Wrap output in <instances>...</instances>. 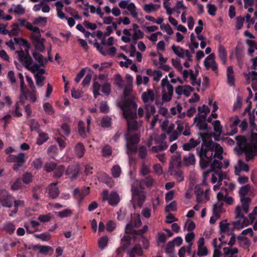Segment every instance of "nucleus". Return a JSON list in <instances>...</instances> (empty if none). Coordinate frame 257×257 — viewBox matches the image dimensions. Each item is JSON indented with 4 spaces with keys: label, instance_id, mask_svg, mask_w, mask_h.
Segmentation results:
<instances>
[{
    "label": "nucleus",
    "instance_id": "obj_25",
    "mask_svg": "<svg viewBox=\"0 0 257 257\" xmlns=\"http://www.w3.org/2000/svg\"><path fill=\"white\" fill-rule=\"evenodd\" d=\"M235 218L243 219L242 224L243 225V226H246L249 224V221L248 218L241 214V208L240 206H238L236 207L235 210Z\"/></svg>",
    "mask_w": 257,
    "mask_h": 257
},
{
    "label": "nucleus",
    "instance_id": "obj_55",
    "mask_svg": "<svg viewBox=\"0 0 257 257\" xmlns=\"http://www.w3.org/2000/svg\"><path fill=\"white\" fill-rule=\"evenodd\" d=\"M102 154L104 157H109L112 154L111 147L108 145L104 146L102 149Z\"/></svg>",
    "mask_w": 257,
    "mask_h": 257
},
{
    "label": "nucleus",
    "instance_id": "obj_2",
    "mask_svg": "<svg viewBox=\"0 0 257 257\" xmlns=\"http://www.w3.org/2000/svg\"><path fill=\"white\" fill-rule=\"evenodd\" d=\"M117 106L122 110L126 120L127 132L137 131L142 123V121H138L136 120L137 104L131 99L124 98L121 102L117 104Z\"/></svg>",
    "mask_w": 257,
    "mask_h": 257
},
{
    "label": "nucleus",
    "instance_id": "obj_24",
    "mask_svg": "<svg viewBox=\"0 0 257 257\" xmlns=\"http://www.w3.org/2000/svg\"><path fill=\"white\" fill-rule=\"evenodd\" d=\"M146 109L145 118L149 121L152 115H154L156 113V108L154 105L151 104H145Z\"/></svg>",
    "mask_w": 257,
    "mask_h": 257
},
{
    "label": "nucleus",
    "instance_id": "obj_10",
    "mask_svg": "<svg viewBox=\"0 0 257 257\" xmlns=\"http://www.w3.org/2000/svg\"><path fill=\"white\" fill-rule=\"evenodd\" d=\"M128 1L121 0L119 3V6L122 9H126L131 13V16L136 19L138 18V13L137 12V8L133 3L128 4Z\"/></svg>",
    "mask_w": 257,
    "mask_h": 257
},
{
    "label": "nucleus",
    "instance_id": "obj_18",
    "mask_svg": "<svg viewBox=\"0 0 257 257\" xmlns=\"http://www.w3.org/2000/svg\"><path fill=\"white\" fill-rule=\"evenodd\" d=\"M79 167L76 165L69 166L65 170V174L67 175H71V180H75L79 173Z\"/></svg>",
    "mask_w": 257,
    "mask_h": 257
},
{
    "label": "nucleus",
    "instance_id": "obj_31",
    "mask_svg": "<svg viewBox=\"0 0 257 257\" xmlns=\"http://www.w3.org/2000/svg\"><path fill=\"white\" fill-rule=\"evenodd\" d=\"M235 54L236 59H243V46L240 43L238 42L235 49Z\"/></svg>",
    "mask_w": 257,
    "mask_h": 257
},
{
    "label": "nucleus",
    "instance_id": "obj_27",
    "mask_svg": "<svg viewBox=\"0 0 257 257\" xmlns=\"http://www.w3.org/2000/svg\"><path fill=\"white\" fill-rule=\"evenodd\" d=\"M218 56L222 64L225 65L227 61V52L225 47L221 44L218 46Z\"/></svg>",
    "mask_w": 257,
    "mask_h": 257
},
{
    "label": "nucleus",
    "instance_id": "obj_49",
    "mask_svg": "<svg viewBox=\"0 0 257 257\" xmlns=\"http://www.w3.org/2000/svg\"><path fill=\"white\" fill-rule=\"evenodd\" d=\"M23 185L21 178L17 179L13 183L11 184V188L13 190H18L22 188Z\"/></svg>",
    "mask_w": 257,
    "mask_h": 257
},
{
    "label": "nucleus",
    "instance_id": "obj_36",
    "mask_svg": "<svg viewBox=\"0 0 257 257\" xmlns=\"http://www.w3.org/2000/svg\"><path fill=\"white\" fill-rule=\"evenodd\" d=\"M1 228L8 233L12 234L14 232L15 230V225L11 222H7L3 225Z\"/></svg>",
    "mask_w": 257,
    "mask_h": 257
},
{
    "label": "nucleus",
    "instance_id": "obj_22",
    "mask_svg": "<svg viewBox=\"0 0 257 257\" xmlns=\"http://www.w3.org/2000/svg\"><path fill=\"white\" fill-rule=\"evenodd\" d=\"M23 95V94H22ZM25 99H29L32 102H35L37 100V90L36 88L31 89V90H27L25 91L24 94Z\"/></svg>",
    "mask_w": 257,
    "mask_h": 257
},
{
    "label": "nucleus",
    "instance_id": "obj_11",
    "mask_svg": "<svg viewBox=\"0 0 257 257\" xmlns=\"http://www.w3.org/2000/svg\"><path fill=\"white\" fill-rule=\"evenodd\" d=\"M33 45L34 46L35 51L40 53L45 52V47L44 43L45 39L41 37L36 36V37L31 38Z\"/></svg>",
    "mask_w": 257,
    "mask_h": 257
},
{
    "label": "nucleus",
    "instance_id": "obj_62",
    "mask_svg": "<svg viewBox=\"0 0 257 257\" xmlns=\"http://www.w3.org/2000/svg\"><path fill=\"white\" fill-rule=\"evenodd\" d=\"M175 123L177 124V127L176 130L175 131L181 135L185 128V123L183 121L180 120L176 121Z\"/></svg>",
    "mask_w": 257,
    "mask_h": 257
},
{
    "label": "nucleus",
    "instance_id": "obj_54",
    "mask_svg": "<svg viewBox=\"0 0 257 257\" xmlns=\"http://www.w3.org/2000/svg\"><path fill=\"white\" fill-rule=\"evenodd\" d=\"M20 31V29L18 24H15L12 25V29L10 31H9L8 34L10 37L15 36L18 35Z\"/></svg>",
    "mask_w": 257,
    "mask_h": 257
},
{
    "label": "nucleus",
    "instance_id": "obj_23",
    "mask_svg": "<svg viewBox=\"0 0 257 257\" xmlns=\"http://www.w3.org/2000/svg\"><path fill=\"white\" fill-rule=\"evenodd\" d=\"M85 149L83 144L81 143H77L74 148V152L75 155L78 158H82L85 154Z\"/></svg>",
    "mask_w": 257,
    "mask_h": 257
},
{
    "label": "nucleus",
    "instance_id": "obj_13",
    "mask_svg": "<svg viewBox=\"0 0 257 257\" xmlns=\"http://www.w3.org/2000/svg\"><path fill=\"white\" fill-rule=\"evenodd\" d=\"M9 163L25 164L26 161V154L20 153L17 155H9L6 158Z\"/></svg>",
    "mask_w": 257,
    "mask_h": 257
},
{
    "label": "nucleus",
    "instance_id": "obj_50",
    "mask_svg": "<svg viewBox=\"0 0 257 257\" xmlns=\"http://www.w3.org/2000/svg\"><path fill=\"white\" fill-rule=\"evenodd\" d=\"M34 236L43 241H47L50 240L51 235L49 233L44 232L41 234H35Z\"/></svg>",
    "mask_w": 257,
    "mask_h": 257
},
{
    "label": "nucleus",
    "instance_id": "obj_29",
    "mask_svg": "<svg viewBox=\"0 0 257 257\" xmlns=\"http://www.w3.org/2000/svg\"><path fill=\"white\" fill-rule=\"evenodd\" d=\"M227 83L230 86H233L234 85V75L233 67L229 66L226 71Z\"/></svg>",
    "mask_w": 257,
    "mask_h": 257
},
{
    "label": "nucleus",
    "instance_id": "obj_16",
    "mask_svg": "<svg viewBox=\"0 0 257 257\" xmlns=\"http://www.w3.org/2000/svg\"><path fill=\"white\" fill-rule=\"evenodd\" d=\"M181 155L180 152H177L176 155L172 157L169 164V170L171 171L175 168H179L181 166Z\"/></svg>",
    "mask_w": 257,
    "mask_h": 257
},
{
    "label": "nucleus",
    "instance_id": "obj_42",
    "mask_svg": "<svg viewBox=\"0 0 257 257\" xmlns=\"http://www.w3.org/2000/svg\"><path fill=\"white\" fill-rule=\"evenodd\" d=\"M65 170V168L64 165H60L58 167H56L54 169V172L53 174V177L55 178H60L63 174Z\"/></svg>",
    "mask_w": 257,
    "mask_h": 257
},
{
    "label": "nucleus",
    "instance_id": "obj_21",
    "mask_svg": "<svg viewBox=\"0 0 257 257\" xmlns=\"http://www.w3.org/2000/svg\"><path fill=\"white\" fill-rule=\"evenodd\" d=\"M200 143V140L199 139L195 140L194 138H191L190 139L189 142L183 144V149L184 151H189L198 146Z\"/></svg>",
    "mask_w": 257,
    "mask_h": 257
},
{
    "label": "nucleus",
    "instance_id": "obj_12",
    "mask_svg": "<svg viewBox=\"0 0 257 257\" xmlns=\"http://www.w3.org/2000/svg\"><path fill=\"white\" fill-rule=\"evenodd\" d=\"M214 173L212 174L211 182L213 184L218 182L221 183L223 180L227 179V174L226 172H222L221 169H215L213 170Z\"/></svg>",
    "mask_w": 257,
    "mask_h": 257
},
{
    "label": "nucleus",
    "instance_id": "obj_51",
    "mask_svg": "<svg viewBox=\"0 0 257 257\" xmlns=\"http://www.w3.org/2000/svg\"><path fill=\"white\" fill-rule=\"evenodd\" d=\"M78 133L79 135L81 137L85 138L86 137V132L85 131V123L83 121L80 120L78 122Z\"/></svg>",
    "mask_w": 257,
    "mask_h": 257
},
{
    "label": "nucleus",
    "instance_id": "obj_41",
    "mask_svg": "<svg viewBox=\"0 0 257 257\" xmlns=\"http://www.w3.org/2000/svg\"><path fill=\"white\" fill-rule=\"evenodd\" d=\"M144 37V33L141 30L133 31V34L132 37V40L134 44H136L137 42L139 39H142Z\"/></svg>",
    "mask_w": 257,
    "mask_h": 257
},
{
    "label": "nucleus",
    "instance_id": "obj_30",
    "mask_svg": "<svg viewBox=\"0 0 257 257\" xmlns=\"http://www.w3.org/2000/svg\"><path fill=\"white\" fill-rule=\"evenodd\" d=\"M11 198L12 196L7 192L5 194V196L3 197V199L1 200L0 203L4 207L10 208L13 205V202L11 199Z\"/></svg>",
    "mask_w": 257,
    "mask_h": 257
},
{
    "label": "nucleus",
    "instance_id": "obj_28",
    "mask_svg": "<svg viewBox=\"0 0 257 257\" xmlns=\"http://www.w3.org/2000/svg\"><path fill=\"white\" fill-rule=\"evenodd\" d=\"M238 165L239 169L237 167L235 168V174L236 175L239 176L240 171H241L245 172H248L249 171L248 165L241 160L238 161Z\"/></svg>",
    "mask_w": 257,
    "mask_h": 257
},
{
    "label": "nucleus",
    "instance_id": "obj_61",
    "mask_svg": "<svg viewBox=\"0 0 257 257\" xmlns=\"http://www.w3.org/2000/svg\"><path fill=\"white\" fill-rule=\"evenodd\" d=\"M72 214V210L70 209H65L62 211L58 212V216L61 218H65L70 216Z\"/></svg>",
    "mask_w": 257,
    "mask_h": 257
},
{
    "label": "nucleus",
    "instance_id": "obj_47",
    "mask_svg": "<svg viewBox=\"0 0 257 257\" xmlns=\"http://www.w3.org/2000/svg\"><path fill=\"white\" fill-rule=\"evenodd\" d=\"M250 187L248 185H246L240 187L239 190V194L240 197V199L243 198H246L245 196L248 194Z\"/></svg>",
    "mask_w": 257,
    "mask_h": 257
},
{
    "label": "nucleus",
    "instance_id": "obj_39",
    "mask_svg": "<svg viewBox=\"0 0 257 257\" xmlns=\"http://www.w3.org/2000/svg\"><path fill=\"white\" fill-rule=\"evenodd\" d=\"M65 10L75 19L81 20L82 17L78 15V13L76 10L70 7H66L65 8Z\"/></svg>",
    "mask_w": 257,
    "mask_h": 257
},
{
    "label": "nucleus",
    "instance_id": "obj_44",
    "mask_svg": "<svg viewBox=\"0 0 257 257\" xmlns=\"http://www.w3.org/2000/svg\"><path fill=\"white\" fill-rule=\"evenodd\" d=\"M49 139L48 135L45 133H40L39 137L37 139L36 143L38 145H41Z\"/></svg>",
    "mask_w": 257,
    "mask_h": 257
},
{
    "label": "nucleus",
    "instance_id": "obj_35",
    "mask_svg": "<svg viewBox=\"0 0 257 257\" xmlns=\"http://www.w3.org/2000/svg\"><path fill=\"white\" fill-rule=\"evenodd\" d=\"M245 42L249 46L247 53L250 56H252L255 50H257V45L255 42L253 40H246Z\"/></svg>",
    "mask_w": 257,
    "mask_h": 257
},
{
    "label": "nucleus",
    "instance_id": "obj_48",
    "mask_svg": "<svg viewBox=\"0 0 257 257\" xmlns=\"http://www.w3.org/2000/svg\"><path fill=\"white\" fill-rule=\"evenodd\" d=\"M47 22V18L46 17H39L33 20V23L36 25H39L41 26H44L46 25Z\"/></svg>",
    "mask_w": 257,
    "mask_h": 257
},
{
    "label": "nucleus",
    "instance_id": "obj_40",
    "mask_svg": "<svg viewBox=\"0 0 257 257\" xmlns=\"http://www.w3.org/2000/svg\"><path fill=\"white\" fill-rule=\"evenodd\" d=\"M223 205L222 202L218 201V203L213 206V214L216 218L219 217V214L222 212Z\"/></svg>",
    "mask_w": 257,
    "mask_h": 257
},
{
    "label": "nucleus",
    "instance_id": "obj_45",
    "mask_svg": "<svg viewBox=\"0 0 257 257\" xmlns=\"http://www.w3.org/2000/svg\"><path fill=\"white\" fill-rule=\"evenodd\" d=\"M168 147V145L167 143H162L161 145L152 147L151 150L154 153H158L166 150Z\"/></svg>",
    "mask_w": 257,
    "mask_h": 257
},
{
    "label": "nucleus",
    "instance_id": "obj_37",
    "mask_svg": "<svg viewBox=\"0 0 257 257\" xmlns=\"http://www.w3.org/2000/svg\"><path fill=\"white\" fill-rule=\"evenodd\" d=\"M172 50L173 52L178 57L184 58L186 53V50L180 46H176L173 45L172 46Z\"/></svg>",
    "mask_w": 257,
    "mask_h": 257
},
{
    "label": "nucleus",
    "instance_id": "obj_46",
    "mask_svg": "<svg viewBox=\"0 0 257 257\" xmlns=\"http://www.w3.org/2000/svg\"><path fill=\"white\" fill-rule=\"evenodd\" d=\"M229 223L226 222H220L219 223L220 232L221 234L227 232L228 235L231 234L229 229Z\"/></svg>",
    "mask_w": 257,
    "mask_h": 257
},
{
    "label": "nucleus",
    "instance_id": "obj_26",
    "mask_svg": "<svg viewBox=\"0 0 257 257\" xmlns=\"http://www.w3.org/2000/svg\"><path fill=\"white\" fill-rule=\"evenodd\" d=\"M47 191L48 192L49 197L51 199L56 198L60 194L59 189L56 186H48Z\"/></svg>",
    "mask_w": 257,
    "mask_h": 257
},
{
    "label": "nucleus",
    "instance_id": "obj_64",
    "mask_svg": "<svg viewBox=\"0 0 257 257\" xmlns=\"http://www.w3.org/2000/svg\"><path fill=\"white\" fill-rule=\"evenodd\" d=\"M148 151L147 148L144 146L140 147L138 149V154L140 158L145 159L147 155Z\"/></svg>",
    "mask_w": 257,
    "mask_h": 257
},
{
    "label": "nucleus",
    "instance_id": "obj_1",
    "mask_svg": "<svg viewBox=\"0 0 257 257\" xmlns=\"http://www.w3.org/2000/svg\"><path fill=\"white\" fill-rule=\"evenodd\" d=\"M202 142L200 147L196 148V154L200 158L199 163L202 169H205L208 166L211 169L203 172V178L207 179L209 174L215 169H221L222 167L220 161L223 159V148L218 144L212 141H206L201 133Z\"/></svg>",
    "mask_w": 257,
    "mask_h": 257
},
{
    "label": "nucleus",
    "instance_id": "obj_32",
    "mask_svg": "<svg viewBox=\"0 0 257 257\" xmlns=\"http://www.w3.org/2000/svg\"><path fill=\"white\" fill-rule=\"evenodd\" d=\"M183 161L184 165L186 166L194 165L196 161L194 154L191 153L184 156Z\"/></svg>",
    "mask_w": 257,
    "mask_h": 257
},
{
    "label": "nucleus",
    "instance_id": "obj_7",
    "mask_svg": "<svg viewBox=\"0 0 257 257\" xmlns=\"http://www.w3.org/2000/svg\"><path fill=\"white\" fill-rule=\"evenodd\" d=\"M247 152L248 159H254L257 156V133L251 134L250 146Z\"/></svg>",
    "mask_w": 257,
    "mask_h": 257
},
{
    "label": "nucleus",
    "instance_id": "obj_19",
    "mask_svg": "<svg viewBox=\"0 0 257 257\" xmlns=\"http://www.w3.org/2000/svg\"><path fill=\"white\" fill-rule=\"evenodd\" d=\"M32 249L34 250H39V253L46 255L49 252L51 251L52 252L54 250L51 246L47 245H35L33 246Z\"/></svg>",
    "mask_w": 257,
    "mask_h": 257
},
{
    "label": "nucleus",
    "instance_id": "obj_33",
    "mask_svg": "<svg viewBox=\"0 0 257 257\" xmlns=\"http://www.w3.org/2000/svg\"><path fill=\"white\" fill-rule=\"evenodd\" d=\"M242 206L240 207L241 211L243 210L245 213H247L249 211V203L251 202V199L249 197L243 198L240 199Z\"/></svg>",
    "mask_w": 257,
    "mask_h": 257
},
{
    "label": "nucleus",
    "instance_id": "obj_17",
    "mask_svg": "<svg viewBox=\"0 0 257 257\" xmlns=\"http://www.w3.org/2000/svg\"><path fill=\"white\" fill-rule=\"evenodd\" d=\"M126 144H130L131 145L137 144L140 142V136L138 134H132L131 132H127L124 135Z\"/></svg>",
    "mask_w": 257,
    "mask_h": 257
},
{
    "label": "nucleus",
    "instance_id": "obj_34",
    "mask_svg": "<svg viewBox=\"0 0 257 257\" xmlns=\"http://www.w3.org/2000/svg\"><path fill=\"white\" fill-rule=\"evenodd\" d=\"M194 193L196 195V200L198 203L202 201L203 196L204 195V190L201 188L200 185H197L194 189Z\"/></svg>",
    "mask_w": 257,
    "mask_h": 257
},
{
    "label": "nucleus",
    "instance_id": "obj_53",
    "mask_svg": "<svg viewBox=\"0 0 257 257\" xmlns=\"http://www.w3.org/2000/svg\"><path fill=\"white\" fill-rule=\"evenodd\" d=\"M111 118L107 115L102 117L101 124L103 127H109L111 125Z\"/></svg>",
    "mask_w": 257,
    "mask_h": 257
},
{
    "label": "nucleus",
    "instance_id": "obj_14",
    "mask_svg": "<svg viewBox=\"0 0 257 257\" xmlns=\"http://www.w3.org/2000/svg\"><path fill=\"white\" fill-rule=\"evenodd\" d=\"M89 193V188L84 187L81 190L79 188H75L73 191L74 197L78 201L79 203L81 202L84 197Z\"/></svg>",
    "mask_w": 257,
    "mask_h": 257
},
{
    "label": "nucleus",
    "instance_id": "obj_58",
    "mask_svg": "<svg viewBox=\"0 0 257 257\" xmlns=\"http://www.w3.org/2000/svg\"><path fill=\"white\" fill-rule=\"evenodd\" d=\"M29 125L31 131L38 132L39 131L40 125L36 119H31L30 120Z\"/></svg>",
    "mask_w": 257,
    "mask_h": 257
},
{
    "label": "nucleus",
    "instance_id": "obj_43",
    "mask_svg": "<svg viewBox=\"0 0 257 257\" xmlns=\"http://www.w3.org/2000/svg\"><path fill=\"white\" fill-rule=\"evenodd\" d=\"M196 124L197 128L202 131H207V123L206 120H200L197 119L196 122H194Z\"/></svg>",
    "mask_w": 257,
    "mask_h": 257
},
{
    "label": "nucleus",
    "instance_id": "obj_9",
    "mask_svg": "<svg viewBox=\"0 0 257 257\" xmlns=\"http://www.w3.org/2000/svg\"><path fill=\"white\" fill-rule=\"evenodd\" d=\"M215 54L214 53L210 54L205 59L204 65L206 70H209L211 68L212 70L217 74L218 65L215 61Z\"/></svg>",
    "mask_w": 257,
    "mask_h": 257
},
{
    "label": "nucleus",
    "instance_id": "obj_38",
    "mask_svg": "<svg viewBox=\"0 0 257 257\" xmlns=\"http://www.w3.org/2000/svg\"><path fill=\"white\" fill-rule=\"evenodd\" d=\"M130 256H141L143 254V250L140 245H136L129 252Z\"/></svg>",
    "mask_w": 257,
    "mask_h": 257
},
{
    "label": "nucleus",
    "instance_id": "obj_5",
    "mask_svg": "<svg viewBox=\"0 0 257 257\" xmlns=\"http://www.w3.org/2000/svg\"><path fill=\"white\" fill-rule=\"evenodd\" d=\"M161 86L163 88L162 91V100L163 102H169L174 92V87L168 81L167 77L163 78L161 81Z\"/></svg>",
    "mask_w": 257,
    "mask_h": 257
},
{
    "label": "nucleus",
    "instance_id": "obj_6",
    "mask_svg": "<svg viewBox=\"0 0 257 257\" xmlns=\"http://www.w3.org/2000/svg\"><path fill=\"white\" fill-rule=\"evenodd\" d=\"M235 140L237 142L238 148H235L234 150L236 151L238 155H241L243 153H245V160L248 162L253 159H248L247 151L248 150V147L250 146V142L247 143V139L245 137L243 136H238L235 137Z\"/></svg>",
    "mask_w": 257,
    "mask_h": 257
},
{
    "label": "nucleus",
    "instance_id": "obj_60",
    "mask_svg": "<svg viewBox=\"0 0 257 257\" xmlns=\"http://www.w3.org/2000/svg\"><path fill=\"white\" fill-rule=\"evenodd\" d=\"M21 180L24 183L29 184L33 180V175L30 173H26L23 175Z\"/></svg>",
    "mask_w": 257,
    "mask_h": 257
},
{
    "label": "nucleus",
    "instance_id": "obj_56",
    "mask_svg": "<svg viewBox=\"0 0 257 257\" xmlns=\"http://www.w3.org/2000/svg\"><path fill=\"white\" fill-rule=\"evenodd\" d=\"M12 113V114L16 117H20L23 115V114L21 111V108L19 106V103L18 102H17L15 104Z\"/></svg>",
    "mask_w": 257,
    "mask_h": 257
},
{
    "label": "nucleus",
    "instance_id": "obj_20",
    "mask_svg": "<svg viewBox=\"0 0 257 257\" xmlns=\"http://www.w3.org/2000/svg\"><path fill=\"white\" fill-rule=\"evenodd\" d=\"M230 120L232 121V124H231L230 125L231 131L230 133H228V135L229 136H233L237 133L238 130L237 126L240 123V120L238 117L236 115L232 116Z\"/></svg>",
    "mask_w": 257,
    "mask_h": 257
},
{
    "label": "nucleus",
    "instance_id": "obj_8",
    "mask_svg": "<svg viewBox=\"0 0 257 257\" xmlns=\"http://www.w3.org/2000/svg\"><path fill=\"white\" fill-rule=\"evenodd\" d=\"M103 201L107 200L109 205L115 206L117 205L120 201L119 196L116 192H111L108 195V191L104 190L102 193Z\"/></svg>",
    "mask_w": 257,
    "mask_h": 257
},
{
    "label": "nucleus",
    "instance_id": "obj_4",
    "mask_svg": "<svg viewBox=\"0 0 257 257\" xmlns=\"http://www.w3.org/2000/svg\"><path fill=\"white\" fill-rule=\"evenodd\" d=\"M132 200L134 209L141 208L146 200V192L143 190L142 186H133L132 188Z\"/></svg>",
    "mask_w": 257,
    "mask_h": 257
},
{
    "label": "nucleus",
    "instance_id": "obj_15",
    "mask_svg": "<svg viewBox=\"0 0 257 257\" xmlns=\"http://www.w3.org/2000/svg\"><path fill=\"white\" fill-rule=\"evenodd\" d=\"M141 97L145 104H151L150 102H153L155 99V93L151 89H147L142 93Z\"/></svg>",
    "mask_w": 257,
    "mask_h": 257
},
{
    "label": "nucleus",
    "instance_id": "obj_3",
    "mask_svg": "<svg viewBox=\"0 0 257 257\" xmlns=\"http://www.w3.org/2000/svg\"><path fill=\"white\" fill-rule=\"evenodd\" d=\"M18 60L22 65L32 73H35L40 67H45L48 63V60L40 52L34 51L32 55L36 61L33 59L29 54V47H27L25 50L17 51Z\"/></svg>",
    "mask_w": 257,
    "mask_h": 257
},
{
    "label": "nucleus",
    "instance_id": "obj_63",
    "mask_svg": "<svg viewBox=\"0 0 257 257\" xmlns=\"http://www.w3.org/2000/svg\"><path fill=\"white\" fill-rule=\"evenodd\" d=\"M245 76L246 78V81L248 83L250 82V76L251 77L252 81L257 80V72L255 71L249 72L248 74H245Z\"/></svg>",
    "mask_w": 257,
    "mask_h": 257
},
{
    "label": "nucleus",
    "instance_id": "obj_57",
    "mask_svg": "<svg viewBox=\"0 0 257 257\" xmlns=\"http://www.w3.org/2000/svg\"><path fill=\"white\" fill-rule=\"evenodd\" d=\"M131 237L129 235H124L121 239V246L123 249L128 247L130 244Z\"/></svg>",
    "mask_w": 257,
    "mask_h": 257
},
{
    "label": "nucleus",
    "instance_id": "obj_59",
    "mask_svg": "<svg viewBox=\"0 0 257 257\" xmlns=\"http://www.w3.org/2000/svg\"><path fill=\"white\" fill-rule=\"evenodd\" d=\"M198 116H195L194 117V122H196L197 119L206 120L207 114L202 112L201 106H199L198 107Z\"/></svg>",
    "mask_w": 257,
    "mask_h": 257
},
{
    "label": "nucleus",
    "instance_id": "obj_52",
    "mask_svg": "<svg viewBox=\"0 0 257 257\" xmlns=\"http://www.w3.org/2000/svg\"><path fill=\"white\" fill-rule=\"evenodd\" d=\"M108 237L106 236H104L100 238L98 240L99 247L101 249H104L108 244Z\"/></svg>",
    "mask_w": 257,
    "mask_h": 257
}]
</instances>
